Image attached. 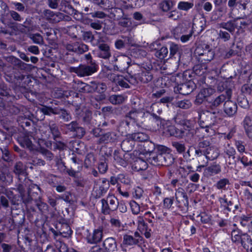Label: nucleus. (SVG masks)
<instances>
[{"label":"nucleus","mask_w":252,"mask_h":252,"mask_svg":"<svg viewBox=\"0 0 252 252\" xmlns=\"http://www.w3.org/2000/svg\"><path fill=\"white\" fill-rule=\"evenodd\" d=\"M101 212L104 215H108L118 209L119 201L118 199L112 194H108L106 199L101 200Z\"/></svg>","instance_id":"obj_1"},{"label":"nucleus","mask_w":252,"mask_h":252,"mask_svg":"<svg viewBox=\"0 0 252 252\" xmlns=\"http://www.w3.org/2000/svg\"><path fill=\"white\" fill-rule=\"evenodd\" d=\"M98 69L97 64H93V65L80 64L77 67H70L69 70L71 72L76 73L79 77H86L96 72Z\"/></svg>","instance_id":"obj_2"},{"label":"nucleus","mask_w":252,"mask_h":252,"mask_svg":"<svg viewBox=\"0 0 252 252\" xmlns=\"http://www.w3.org/2000/svg\"><path fill=\"white\" fill-rule=\"evenodd\" d=\"M174 197L177 206L182 210L187 211L188 209L189 202V198L184 189L181 187L175 189Z\"/></svg>","instance_id":"obj_3"},{"label":"nucleus","mask_w":252,"mask_h":252,"mask_svg":"<svg viewBox=\"0 0 252 252\" xmlns=\"http://www.w3.org/2000/svg\"><path fill=\"white\" fill-rule=\"evenodd\" d=\"M195 54L198 56L199 60L201 62H210L214 57V52L208 45L204 44L197 47Z\"/></svg>","instance_id":"obj_4"},{"label":"nucleus","mask_w":252,"mask_h":252,"mask_svg":"<svg viewBox=\"0 0 252 252\" xmlns=\"http://www.w3.org/2000/svg\"><path fill=\"white\" fill-rule=\"evenodd\" d=\"M145 113L142 111L131 110L126 116V123L128 127L130 124V121L136 124L137 126L143 124L145 121Z\"/></svg>","instance_id":"obj_5"},{"label":"nucleus","mask_w":252,"mask_h":252,"mask_svg":"<svg viewBox=\"0 0 252 252\" xmlns=\"http://www.w3.org/2000/svg\"><path fill=\"white\" fill-rule=\"evenodd\" d=\"M168 132L171 136L177 138H183L185 136L192 137L193 135V130L178 128L175 126H171L168 127Z\"/></svg>","instance_id":"obj_6"},{"label":"nucleus","mask_w":252,"mask_h":252,"mask_svg":"<svg viewBox=\"0 0 252 252\" xmlns=\"http://www.w3.org/2000/svg\"><path fill=\"white\" fill-rule=\"evenodd\" d=\"M0 7L1 9L0 21L4 25L9 26L12 23L10 15V10L6 3L1 0H0Z\"/></svg>","instance_id":"obj_7"},{"label":"nucleus","mask_w":252,"mask_h":252,"mask_svg":"<svg viewBox=\"0 0 252 252\" xmlns=\"http://www.w3.org/2000/svg\"><path fill=\"white\" fill-rule=\"evenodd\" d=\"M142 237L140 235L138 232L136 231L134 233V236L125 234L123 237V241L122 245L124 246L132 247L135 245H138L142 241Z\"/></svg>","instance_id":"obj_8"},{"label":"nucleus","mask_w":252,"mask_h":252,"mask_svg":"<svg viewBox=\"0 0 252 252\" xmlns=\"http://www.w3.org/2000/svg\"><path fill=\"white\" fill-rule=\"evenodd\" d=\"M232 92L231 90H227L226 95L221 94L216 97L213 101L209 102V107L212 110H215L223 102L231 97Z\"/></svg>","instance_id":"obj_9"},{"label":"nucleus","mask_w":252,"mask_h":252,"mask_svg":"<svg viewBox=\"0 0 252 252\" xmlns=\"http://www.w3.org/2000/svg\"><path fill=\"white\" fill-rule=\"evenodd\" d=\"M195 85L193 81H189L185 83L178 85L175 91L183 95H188L190 94L195 89Z\"/></svg>","instance_id":"obj_10"},{"label":"nucleus","mask_w":252,"mask_h":252,"mask_svg":"<svg viewBox=\"0 0 252 252\" xmlns=\"http://www.w3.org/2000/svg\"><path fill=\"white\" fill-rule=\"evenodd\" d=\"M103 237V230L101 228L94 229L92 233H90L86 236L88 243L96 244L100 242Z\"/></svg>","instance_id":"obj_11"},{"label":"nucleus","mask_w":252,"mask_h":252,"mask_svg":"<svg viewBox=\"0 0 252 252\" xmlns=\"http://www.w3.org/2000/svg\"><path fill=\"white\" fill-rule=\"evenodd\" d=\"M108 79L121 87L125 88H129L130 86L126 80L123 76L119 75L115 73H110L108 75Z\"/></svg>","instance_id":"obj_12"},{"label":"nucleus","mask_w":252,"mask_h":252,"mask_svg":"<svg viewBox=\"0 0 252 252\" xmlns=\"http://www.w3.org/2000/svg\"><path fill=\"white\" fill-rule=\"evenodd\" d=\"M167 149L163 146L158 147V150L162 152L161 153V166H168L173 162L174 159L172 155L166 152Z\"/></svg>","instance_id":"obj_13"},{"label":"nucleus","mask_w":252,"mask_h":252,"mask_svg":"<svg viewBox=\"0 0 252 252\" xmlns=\"http://www.w3.org/2000/svg\"><path fill=\"white\" fill-rule=\"evenodd\" d=\"M40 190L39 187L36 185L32 184L30 186L28 189V195L26 197L25 195H22V199L23 202L25 204L29 203L32 200L36 199L38 193L37 192H34L33 190Z\"/></svg>","instance_id":"obj_14"},{"label":"nucleus","mask_w":252,"mask_h":252,"mask_svg":"<svg viewBox=\"0 0 252 252\" xmlns=\"http://www.w3.org/2000/svg\"><path fill=\"white\" fill-rule=\"evenodd\" d=\"M204 26L205 18L200 15H196L193 19L191 30L199 33L204 30Z\"/></svg>","instance_id":"obj_15"},{"label":"nucleus","mask_w":252,"mask_h":252,"mask_svg":"<svg viewBox=\"0 0 252 252\" xmlns=\"http://www.w3.org/2000/svg\"><path fill=\"white\" fill-rule=\"evenodd\" d=\"M237 111V105L235 102L230 99H227L224 102L223 111L228 117L233 116L236 113Z\"/></svg>","instance_id":"obj_16"},{"label":"nucleus","mask_w":252,"mask_h":252,"mask_svg":"<svg viewBox=\"0 0 252 252\" xmlns=\"http://www.w3.org/2000/svg\"><path fill=\"white\" fill-rule=\"evenodd\" d=\"M102 246L105 252H116L118 250L116 241L112 237L106 238L103 241Z\"/></svg>","instance_id":"obj_17"},{"label":"nucleus","mask_w":252,"mask_h":252,"mask_svg":"<svg viewBox=\"0 0 252 252\" xmlns=\"http://www.w3.org/2000/svg\"><path fill=\"white\" fill-rule=\"evenodd\" d=\"M221 172V166L220 164L213 163L206 167L204 170V176L209 178L220 173Z\"/></svg>","instance_id":"obj_18"},{"label":"nucleus","mask_w":252,"mask_h":252,"mask_svg":"<svg viewBox=\"0 0 252 252\" xmlns=\"http://www.w3.org/2000/svg\"><path fill=\"white\" fill-rule=\"evenodd\" d=\"M137 222L138 223V227L139 229L142 233H144L145 236L147 238H150L151 237V230L149 228L148 224L145 222L143 217L141 216H138L137 217Z\"/></svg>","instance_id":"obj_19"},{"label":"nucleus","mask_w":252,"mask_h":252,"mask_svg":"<svg viewBox=\"0 0 252 252\" xmlns=\"http://www.w3.org/2000/svg\"><path fill=\"white\" fill-rule=\"evenodd\" d=\"M137 78L140 83H147L152 80L153 75L151 71L144 68L140 72L137 73Z\"/></svg>","instance_id":"obj_20"},{"label":"nucleus","mask_w":252,"mask_h":252,"mask_svg":"<svg viewBox=\"0 0 252 252\" xmlns=\"http://www.w3.org/2000/svg\"><path fill=\"white\" fill-rule=\"evenodd\" d=\"M72 86L76 91L82 93H90L93 89L90 85L80 81H75Z\"/></svg>","instance_id":"obj_21"},{"label":"nucleus","mask_w":252,"mask_h":252,"mask_svg":"<svg viewBox=\"0 0 252 252\" xmlns=\"http://www.w3.org/2000/svg\"><path fill=\"white\" fill-rule=\"evenodd\" d=\"M116 139L117 135L114 132H108L100 135L99 138L97 140V143L101 144L113 142Z\"/></svg>","instance_id":"obj_22"},{"label":"nucleus","mask_w":252,"mask_h":252,"mask_svg":"<svg viewBox=\"0 0 252 252\" xmlns=\"http://www.w3.org/2000/svg\"><path fill=\"white\" fill-rule=\"evenodd\" d=\"M98 57L104 59H108L111 57L110 47L107 44L99 43L98 45Z\"/></svg>","instance_id":"obj_23"},{"label":"nucleus","mask_w":252,"mask_h":252,"mask_svg":"<svg viewBox=\"0 0 252 252\" xmlns=\"http://www.w3.org/2000/svg\"><path fill=\"white\" fill-rule=\"evenodd\" d=\"M44 18L51 23H57L62 18V14L61 13H55L50 10H46L44 11Z\"/></svg>","instance_id":"obj_24"},{"label":"nucleus","mask_w":252,"mask_h":252,"mask_svg":"<svg viewBox=\"0 0 252 252\" xmlns=\"http://www.w3.org/2000/svg\"><path fill=\"white\" fill-rule=\"evenodd\" d=\"M32 136L29 133L24 134L23 136L19 138L18 141L20 145L24 147L28 148L30 150L33 149V145L31 140Z\"/></svg>","instance_id":"obj_25"},{"label":"nucleus","mask_w":252,"mask_h":252,"mask_svg":"<svg viewBox=\"0 0 252 252\" xmlns=\"http://www.w3.org/2000/svg\"><path fill=\"white\" fill-rule=\"evenodd\" d=\"M249 236L247 234H242L238 230H233L231 232V239L233 242L237 244H241L243 246L244 245V237Z\"/></svg>","instance_id":"obj_26"},{"label":"nucleus","mask_w":252,"mask_h":252,"mask_svg":"<svg viewBox=\"0 0 252 252\" xmlns=\"http://www.w3.org/2000/svg\"><path fill=\"white\" fill-rule=\"evenodd\" d=\"M219 156V150L214 146L209 147L205 149V157L209 160H214L216 159Z\"/></svg>","instance_id":"obj_27"},{"label":"nucleus","mask_w":252,"mask_h":252,"mask_svg":"<svg viewBox=\"0 0 252 252\" xmlns=\"http://www.w3.org/2000/svg\"><path fill=\"white\" fill-rule=\"evenodd\" d=\"M132 140L138 142H146L149 139V135L145 132H138L129 134Z\"/></svg>","instance_id":"obj_28"},{"label":"nucleus","mask_w":252,"mask_h":252,"mask_svg":"<svg viewBox=\"0 0 252 252\" xmlns=\"http://www.w3.org/2000/svg\"><path fill=\"white\" fill-rule=\"evenodd\" d=\"M149 111L151 112V115L155 119L157 120L160 119V118L157 115V114H160L162 111L160 103L156 102L153 103L150 107Z\"/></svg>","instance_id":"obj_29"},{"label":"nucleus","mask_w":252,"mask_h":252,"mask_svg":"<svg viewBox=\"0 0 252 252\" xmlns=\"http://www.w3.org/2000/svg\"><path fill=\"white\" fill-rule=\"evenodd\" d=\"M48 126L54 140L60 137L61 132L57 124L54 120H50L48 123Z\"/></svg>","instance_id":"obj_30"},{"label":"nucleus","mask_w":252,"mask_h":252,"mask_svg":"<svg viewBox=\"0 0 252 252\" xmlns=\"http://www.w3.org/2000/svg\"><path fill=\"white\" fill-rule=\"evenodd\" d=\"M128 156V154L123 155L119 152L115 151L114 153V158L115 160L120 165L123 166H126L127 165L126 158Z\"/></svg>","instance_id":"obj_31"},{"label":"nucleus","mask_w":252,"mask_h":252,"mask_svg":"<svg viewBox=\"0 0 252 252\" xmlns=\"http://www.w3.org/2000/svg\"><path fill=\"white\" fill-rule=\"evenodd\" d=\"M237 159L238 161H240L243 165L244 167H246L252 164V159L250 153L249 155H246L243 153L239 154Z\"/></svg>","instance_id":"obj_32"},{"label":"nucleus","mask_w":252,"mask_h":252,"mask_svg":"<svg viewBox=\"0 0 252 252\" xmlns=\"http://www.w3.org/2000/svg\"><path fill=\"white\" fill-rule=\"evenodd\" d=\"M133 141L129 137L128 134L127 136V138L124 140L121 143V146L123 150L125 152L131 151L134 147Z\"/></svg>","instance_id":"obj_33"},{"label":"nucleus","mask_w":252,"mask_h":252,"mask_svg":"<svg viewBox=\"0 0 252 252\" xmlns=\"http://www.w3.org/2000/svg\"><path fill=\"white\" fill-rule=\"evenodd\" d=\"M223 152L225 158H228L229 159L231 158L233 160L235 159L236 150L230 144H227L224 147Z\"/></svg>","instance_id":"obj_34"},{"label":"nucleus","mask_w":252,"mask_h":252,"mask_svg":"<svg viewBox=\"0 0 252 252\" xmlns=\"http://www.w3.org/2000/svg\"><path fill=\"white\" fill-rule=\"evenodd\" d=\"M109 188V182L106 178L101 179V184L99 185L98 191L99 197L106 192Z\"/></svg>","instance_id":"obj_35"},{"label":"nucleus","mask_w":252,"mask_h":252,"mask_svg":"<svg viewBox=\"0 0 252 252\" xmlns=\"http://www.w3.org/2000/svg\"><path fill=\"white\" fill-rule=\"evenodd\" d=\"M39 110L46 115H50L51 114L55 115L60 114V110L58 108H53L45 105L40 108Z\"/></svg>","instance_id":"obj_36"},{"label":"nucleus","mask_w":252,"mask_h":252,"mask_svg":"<svg viewBox=\"0 0 252 252\" xmlns=\"http://www.w3.org/2000/svg\"><path fill=\"white\" fill-rule=\"evenodd\" d=\"M150 157L147 159L149 163L155 166L161 165V153L157 155L150 154Z\"/></svg>","instance_id":"obj_37"},{"label":"nucleus","mask_w":252,"mask_h":252,"mask_svg":"<svg viewBox=\"0 0 252 252\" xmlns=\"http://www.w3.org/2000/svg\"><path fill=\"white\" fill-rule=\"evenodd\" d=\"M134 166L137 171L145 170L148 167V164L146 161L139 158L135 161Z\"/></svg>","instance_id":"obj_38"},{"label":"nucleus","mask_w":252,"mask_h":252,"mask_svg":"<svg viewBox=\"0 0 252 252\" xmlns=\"http://www.w3.org/2000/svg\"><path fill=\"white\" fill-rule=\"evenodd\" d=\"M220 27L232 33L234 32L236 27L235 20L233 21H229L227 22H223L220 24Z\"/></svg>","instance_id":"obj_39"},{"label":"nucleus","mask_w":252,"mask_h":252,"mask_svg":"<svg viewBox=\"0 0 252 252\" xmlns=\"http://www.w3.org/2000/svg\"><path fill=\"white\" fill-rule=\"evenodd\" d=\"M117 60L118 62V65L121 68V70H125L128 67L129 59L127 57H121L118 59H117Z\"/></svg>","instance_id":"obj_40"},{"label":"nucleus","mask_w":252,"mask_h":252,"mask_svg":"<svg viewBox=\"0 0 252 252\" xmlns=\"http://www.w3.org/2000/svg\"><path fill=\"white\" fill-rule=\"evenodd\" d=\"M174 105L176 107H179L183 109H188L192 106V103L189 100L184 99L182 100L177 101L174 103Z\"/></svg>","instance_id":"obj_41"},{"label":"nucleus","mask_w":252,"mask_h":252,"mask_svg":"<svg viewBox=\"0 0 252 252\" xmlns=\"http://www.w3.org/2000/svg\"><path fill=\"white\" fill-rule=\"evenodd\" d=\"M144 217L147 221L150 223H152V225H153V223L155 220H160L161 219V217L158 215L156 213L153 214L150 211H147L144 214Z\"/></svg>","instance_id":"obj_42"},{"label":"nucleus","mask_w":252,"mask_h":252,"mask_svg":"<svg viewBox=\"0 0 252 252\" xmlns=\"http://www.w3.org/2000/svg\"><path fill=\"white\" fill-rule=\"evenodd\" d=\"M234 145L239 153V154L242 153L246 154V155H249V153L246 152V144L245 142L241 140H235Z\"/></svg>","instance_id":"obj_43"},{"label":"nucleus","mask_w":252,"mask_h":252,"mask_svg":"<svg viewBox=\"0 0 252 252\" xmlns=\"http://www.w3.org/2000/svg\"><path fill=\"white\" fill-rule=\"evenodd\" d=\"M60 233L63 237L67 238L71 235L72 231L70 227L67 224L63 223L62 224L60 229Z\"/></svg>","instance_id":"obj_44"},{"label":"nucleus","mask_w":252,"mask_h":252,"mask_svg":"<svg viewBox=\"0 0 252 252\" xmlns=\"http://www.w3.org/2000/svg\"><path fill=\"white\" fill-rule=\"evenodd\" d=\"M236 27H239L240 29L245 28L248 26L251 21L248 19H244L241 18H237L234 19Z\"/></svg>","instance_id":"obj_45"},{"label":"nucleus","mask_w":252,"mask_h":252,"mask_svg":"<svg viewBox=\"0 0 252 252\" xmlns=\"http://www.w3.org/2000/svg\"><path fill=\"white\" fill-rule=\"evenodd\" d=\"M126 97L123 95H112L109 97V101L113 104H119L123 103Z\"/></svg>","instance_id":"obj_46"},{"label":"nucleus","mask_w":252,"mask_h":252,"mask_svg":"<svg viewBox=\"0 0 252 252\" xmlns=\"http://www.w3.org/2000/svg\"><path fill=\"white\" fill-rule=\"evenodd\" d=\"M56 246L60 252H77L72 248H68L67 246L62 241L57 242Z\"/></svg>","instance_id":"obj_47"},{"label":"nucleus","mask_w":252,"mask_h":252,"mask_svg":"<svg viewBox=\"0 0 252 252\" xmlns=\"http://www.w3.org/2000/svg\"><path fill=\"white\" fill-rule=\"evenodd\" d=\"M173 6V3L170 0H164L159 4V8L165 12L170 10Z\"/></svg>","instance_id":"obj_48"},{"label":"nucleus","mask_w":252,"mask_h":252,"mask_svg":"<svg viewBox=\"0 0 252 252\" xmlns=\"http://www.w3.org/2000/svg\"><path fill=\"white\" fill-rule=\"evenodd\" d=\"M168 53V50L167 47H162L158 50H157L155 53V55L156 57L159 59H164L167 57Z\"/></svg>","instance_id":"obj_49"},{"label":"nucleus","mask_w":252,"mask_h":252,"mask_svg":"<svg viewBox=\"0 0 252 252\" xmlns=\"http://www.w3.org/2000/svg\"><path fill=\"white\" fill-rule=\"evenodd\" d=\"M26 171V167L22 162H17L14 166V172L17 175H23Z\"/></svg>","instance_id":"obj_50"},{"label":"nucleus","mask_w":252,"mask_h":252,"mask_svg":"<svg viewBox=\"0 0 252 252\" xmlns=\"http://www.w3.org/2000/svg\"><path fill=\"white\" fill-rule=\"evenodd\" d=\"M230 182L228 179L223 178L220 180L216 184V187L219 189L226 190V186L229 185Z\"/></svg>","instance_id":"obj_51"},{"label":"nucleus","mask_w":252,"mask_h":252,"mask_svg":"<svg viewBox=\"0 0 252 252\" xmlns=\"http://www.w3.org/2000/svg\"><path fill=\"white\" fill-rule=\"evenodd\" d=\"M244 245L243 248L248 252H252V240L250 236H245L244 237Z\"/></svg>","instance_id":"obj_52"},{"label":"nucleus","mask_w":252,"mask_h":252,"mask_svg":"<svg viewBox=\"0 0 252 252\" xmlns=\"http://www.w3.org/2000/svg\"><path fill=\"white\" fill-rule=\"evenodd\" d=\"M193 6V3L187 1H180L178 4V8L184 11H188Z\"/></svg>","instance_id":"obj_53"},{"label":"nucleus","mask_w":252,"mask_h":252,"mask_svg":"<svg viewBox=\"0 0 252 252\" xmlns=\"http://www.w3.org/2000/svg\"><path fill=\"white\" fill-rule=\"evenodd\" d=\"M194 73L198 76H202L206 71V66L205 65H196L193 67Z\"/></svg>","instance_id":"obj_54"},{"label":"nucleus","mask_w":252,"mask_h":252,"mask_svg":"<svg viewBox=\"0 0 252 252\" xmlns=\"http://www.w3.org/2000/svg\"><path fill=\"white\" fill-rule=\"evenodd\" d=\"M172 145L179 154H182L184 153L186 150L185 144L179 142H172Z\"/></svg>","instance_id":"obj_55"},{"label":"nucleus","mask_w":252,"mask_h":252,"mask_svg":"<svg viewBox=\"0 0 252 252\" xmlns=\"http://www.w3.org/2000/svg\"><path fill=\"white\" fill-rule=\"evenodd\" d=\"M250 80L252 81L251 84H245L242 87V92L246 94L252 96V74L250 77Z\"/></svg>","instance_id":"obj_56"},{"label":"nucleus","mask_w":252,"mask_h":252,"mask_svg":"<svg viewBox=\"0 0 252 252\" xmlns=\"http://www.w3.org/2000/svg\"><path fill=\"white\" fill-rule=\"evenodd\" d=\"M129 205L132 213L134 215H137L140 211L139 205L135 201L132 200L130 202Z\"/></svg>","instance_id":"obj_57"},{"label":"nucleus","mask_w":252,"mask_h":252,"mask_svg":"<svg viewBox=\"0 0 252 252\" xmlns=\"http://www.w3.org/2000/svg\"><path fill=\"white\" fill-rule=\"evenodd\" d=\"M243 126L245 129V132H247L252 127V120L249 116H246L243 121Z\"/></svg>","instance_id":"obj_58"},{"label":"nucleus","mask_w":252,"mask_h":252,"mask_svg":"<svg viewBox=\"0 0 252 252\" xmlns=\"http://www.w3.org/2000/svg\"><path fill=\"white\" fill-rule=\"evenodd\" d=\"M211 216L204 212L201 213L197 217L203 223H208L211 220Z\"/></svg>","instance_id":"obj_59"},{"label":"nucleus","mask_w":252,"mask_h":252,"mask_svg":"<svg viewBox=\"0 0 252 252\" xmlns=\"http://www.w3.org/2000/svg\"><path fill=\"white\" fill-rule=\"evenodd\" d=\"M109 222L112 227L116 228L119 229L122 225L121 221L118 218L111 217Z\"/></svg>","instance_id":"obj_60"},{"label":"nucleus","mask_w":252,"mask_h":252,"mask_svg":"<svg viewBox=\"0 0 252 252\" xmlns=\"http://www.w3.org/2000/svg\"><path fill=\"white\" fill-rule=\"evenodd\" d=\"M174 197H166L163 200V206L164 208L170 209L173 204Z\"/></svg>","instance_id":"obj_61"},{"label":"nucleus","mask_w":252,"mask_h":252,"mask_svg":"<svg viewBox=\"0 0 252 252\" xmlns=\"http://www.w3.org/2000/svg\"><path fill=\"white\" fill-rule=\"evenodd\" d=\"M167 17L173 20L179 19L182 16L181 13L177 10H173L167 14Z\"/></svg>","instance_id":"obj_62"},{"label":"nucleus","mask_w":252,"mask_h":252,"mask_svg":"<svg viewBox=\"0 0 252 252\" xmlns=\"http://www.w3.org/2000/svg\"><path fill=\"white\" fill-rule=\"evenodd\" d=\"M31 38L33 42L36 44H42L43 39L42 36L39 33H35L31 35Z\"/></svg>","instance_id":"obj_63"},{"label":"nucleus","mask_w":252,"mask_h":252,"mask_svg":"<svg viewBox=\"0 0 252 252\" xmlns=\"http://www.w3.org/2000/svg\"><path fill=\"white\" fill-rule=\"evenodd\" d=\"M179 47L178 45L175 44L173 42L169 43V50H170V58L174 56L179 51Z\"/></svg>","instance_id":"obj_64"}]
</instances>
